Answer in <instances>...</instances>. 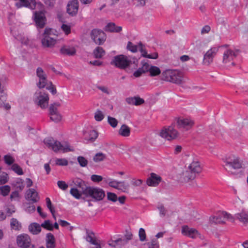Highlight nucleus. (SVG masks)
Returning a JSON list of instances; mask_svg holds the SVG:
<instances>
[{
	"instance_id": "1",
	"label": "nucleus",
	"mask_w": 248,
	"mask_h": 248,
	"mask_svg": "<svg viewBox=\"0 0 248 248\" xmlns=\"http://www.w3.org/2000/svg\"><path fill=\"white\" fill-rule=\"evenodd\" d=\"M162 79L177 84L185 82L183 74L176 70H166L162 73Z\"/></svg>"
},
{
	"instance_id": "2",
	"label": "nucleus",
	"mask_w": 248,
	"mask_h": 248,
	"mask_svg": "<svg viewBox=\"0 0 248 248\" xmlns=\"http://www.w3.org/2000/svg\"><path fill=\"white\" fill-rule=\"evenodd\" d=\"M44 142L48 148L52 149L55 152L65 153L73 150V149L71 148L68 143L66 142L61 143L54 140L52 138L45 139Z\"/></svg>"
},
{
	"instance_id": "3",
	"label": "nucleus",
	"mask_w": 248,
	"mask_h": 248,
	"mask_svg": "<svg viewBox=\"0 0 248 248\" xmlns=\"http://www.w3.org/2000/svg\"><path fill=\"white\" fill-rule=\"evenodd\" d=\"M82 194L95 201L102 200L105 196V191L99 187L87 186L82 190Z\"/></svg>"
},
{
	"instance_id": "4",
	"label": "nucleus",
	"mask_w": 248,
	"mask_h": 248,
	"mask_svg": "<svg viewBox=\"0 0 248 248\" xmlns=\"http://www.w3.org/2000/svg\"><path fill=\"white\" fill-rule=\"evenodd\" d=\"M52 29L46 28L41 39L42 45L45 48H52L57 43V40L51 36Z\"/></svg>"
},
{
	"instance_id": "5",
	"label": "nucleus",
	"mask_w": 248,
	"mask_h": 248,
	"mask_svg": "<svg viewBox=\"0 0 248 248\" xmlns=\"http://www.w3.org/2000/svg\"><path fill=\"white\" fill-rule=\"evenodd\" d=\"M131 61L129 57L124 55H119L114 57L111 64L120 69H125L130 65Z\"/></svg>"
},
{
	"instance_id": "6",
	"label": "nucleus",
	"mask_w": 248,
	"mask_h": 248,
	"mask_svg": "<svg viewBox=\"0 0 248 248\" xmlns=\"http://www.w3.org/2000/svg\"><path fill=\"white\" fill-rule=\"evenodd\" d=\"M159 135L162 138L168 140L175 139L178 136V132L173 126H169L163 127L160 131Z\"/></svg>"
},
{
	"instance_id": "7",
	"label": "nucleus",
	"mask_w": 248,
	"mask_h": 248,
	"mask_svg": "<svg viewBox=\"0 0 248 248\" xmlns=\"http://www.w3.org/2000/svg\"><path fill=\"white\" fill-rule=\"evenodd\" d=\"M7 81V78L5 75L0 74V107L4 106L8 109L10 108L9 104H5L6 101V94L4 92V86Z\"/></svg>"
},
{
	"instance_id": "8",
	"label": "nucleus",
	"mask_w": 248,
	"mask_h": 248,
	"mask_svg": "<svg viewBox=\"0 0 248 248\" xmlns=\"http://www.w3.org/2000/svg\"><path fill=\"white\" fill-rule=\"evenodd\" d=\"M35 8L39 9L40 10V11L34 12V21L38 27L43 28L44 27L46 22V18L44 12V5H43L42 8L39 6H36Z\"/></svg>"
},
{
	"instance_id": "9",
	"label": "nucleus",
	"mask_w": 248,
	"mask_h": 248,
	"mask_svg": "<svg viewBox=\"0 0 248 248\" xmlns=\"http://www.w3.org/2000/svg\"><path fill=\"white\" fill-rule=\"evenodd\" d=\"M177 127L183 131L190 129L194 124V121L190 118H178L176 121Z\"/></svg>"
},
{
	"instance_id": "10",
	"label": "nucleus",
	"mask_w": 248,
	"mask_h": 248,
	"mask_svg": "<svg viewBox=\"0 0 248 248\" xmlns=\"http://www.w3.org/2000/svg\"><path fill=\"white\" fill-rule=\"evenodd\" d=\"M225 166L234 169H239L242 167V161L240 158L234 155H230L224 159Z\"/></svg>"
},
{
	"instance_id": "11",
	"label": "nucleus",
	"mask_w": 248,
	"mask_h": 248,
	"mask_svg": "<svg viewBox=\"0 0 248 248\" xmlns=\"http://www.w3.org/2000/svg\"><path fill=\"white\" fill-rule=\"evenodd\" d=\"M91 38L97 45L103 44L106 40V36L104 31L98 29H93L91 33Z\"/></svg>"
},
{
	"instance_id": "12",
	"label": "nucleus",
	"mask_w": 248,
	"mask_h": 248,
	"mask_svg": "<svg viewBox=\"0 0 248 248\" xmlns=\"http://www.w3.org/2000/svg\"><path fill=\"white\" fill-rule=\"evenodd\" d=\"M182 234L192 239L198 238L202 239L201 233L195 228H190L187 225H184L182 227Z\"/></svg>"
},
{
	"instance_id": "13",
	"label": "nucleus",
	"mask_w": 248,
	"mask_h": 248,
	"mask_svg": "<svg viewBox=\"0 0 248 248\" xmlns=\"http://www.w3.org/2000/svg\"><path fill=\"white\" fill-rule=\"evenodd\" d=\"M15 3L17 8L22 7H28L31 10L35 9L36 6H39L41 8L43 7V4L40 2H36L35 0H17Z\"/></svg>"
},
{
	"instance_id": "14",
	"label": "nucleus",
	"mask_w": 248,
	"mask_h": 248,
	"mask_svg": "<svg viewBox=\"0 0 248 248\" xmlns=\"http://www.w3.org/2000/svg\"><path fill=\"white\" fill-rule=\"evenodd\" d=\"M219 46L212 47L204 55L202 62L204 65H209L213 62L214 58L218 51Z\"/></svg>"
},
{
	"instance_id": "15",
	"label": "nucleus",
	"mask_w": 248,
	"mask_h": 248,
	"mask_svg": "<svg viewBox=\"0 0 248 248\" xmlns=\"http://www.w3.org/2000/svg\"><path fill=\"white\" fill-rule=\"evenodd\" d=\"M36 75L39 78L37 86L39 88H45L47 84V76L46 73L41 67L36 69Z\"/></svg>"
},
{
	"instance_id": "16",
	"label": "nucleus",
	"mask_w": 248,
	"mask_h": 248,
	"mask_svg": "<svg viewBox=\"0 0 248 248\" xmlns=\"http://www.w3.org/2000/svg\"><path fill=\"white\" fill-rule=\"evenodd\" d=\"M231 215L225 212L217 213L216 216L210 217V221L216 224L224 223L226 219L230 218Z\"/></svg>"
},
{
	"instance_id": "17",
	"label": "nucleus",
	"mask_w": 248,
	"mask_h": 248,
	"mask_svg": "<svg viewBox=\"0 0 248 248\" xmlns=\"http://www.w3.org/2000/svg\"><path fill=\"white\" fill-rule=\"evenodd\" d=\"M16 241L18 246L22 248H28L31 243V238L27 234L18 235Z\"/></svg>"
},
{
	"instance_id": "18",
	"label": "nucleus",
	"mask_w": 248,
	"mask_h": 248,
	"mask_svg": "<svg viewBox=\"0 0 248 248\" xmlns=\"http://www.w3.org/2000/svg\"><path fill=\"white\" fill-rule=\"evenodd\" d=\"M49 97L48 94L44 92H40L37 96V104L42 108H46L48 105Z\"/></svg>"
},
{
	"instance_id": "19",
	"label": "nucleus",
	"mask_w": 248,
	"mask_h": 248,
	"mask_svg": "<svg viewBox=\"0 0 248 248\" xmlns=\"http://www.w3.org/2000/svg\"><path fill=\"white\" fill-rule=\"evenodd\" d=\"M78 10V0H72L67 4V12L71 16H75Z\"/></svg>"
},
{
	"instance_id": "20",
	"label": "nucleus",
	"mask_w": 248,
	"mask_h": 248,
	"mask_svg": "<svg viewBox=\"0 0 248 248\" xmlns=\"http://www.w3.org/2000/svg\"><path fill=\"white\" fill-rule=\"evenodd\" d=\"M162 180L161 177L155 173H151L147 179L146 183L150 186H157Z\"/></svg>"
},
{
	"instance_id": "21",
	"label": "nucleus",
	"mask_w": 248,
	"mask_h": 248,
	"mask_svg": "<svg viewBox=\"0 0 248 248\" xmlns=\"http://www.w3.org/2000/svg\"><path fill=\"white\" fill-rule=\"evenodd\" d=\"M49 114L50 119L58 123L61 121L62 116L58 111L57 108L53 105L49 107Z\"/></svg>"
},
{
	"instance_id": "22",
	"label": "nucleus",
	"mask_w": 248,
	"mask_h": 248,
	"mask_svg": "<svg viewBox=\"0 0 248 248\" xmlns=\"http://www.w3.org/2000/svg\"><path fill=\"white\" fill-rule=\"evenodd\" d=\"M77 52L75 46L70 45H64L60 49L62 55L67 56H74Z\"/></svg>"
},
{
	"instance_id": "23",
	"label": "nucleus",
	"mask_w": 248,
	"mask_h": 248,
	"mask_svg": "<svg viewBox=\"0 0 248 248\" xmlns=\"http://www.w3.org/2000/svg\"><path fill=\"white\" fill-rule=\"evenodd\" d=\"M237 55V51H234L231 49L226 50L223 54V62L227 63L233 60Z\"/></svg>"
},
{
	"instance_id": "24",
	"label": "nucleus",
	"mask_w": 248,
	"mask_h": 248,
	"mask_svg": "<svg viewBox=\"0 0 248 248\" xmlns=\"http://www.w3.org/2000/svg\"><path fill=\"white\" fill-rule=\"evenodd\" d=\"M125 101L128 105L135 106H139L144 103V99L138 96L127 97Z\"/></svg>"
},
{
	"instance_id": "25",
	"label": "nucleus",
	"mask_w": 248,
	"mask_h": 248,
	"mask_svg": "<svg viewBox=\"0 0 248 248\" xmlns=\"http://www.w3.org/2000/svg\"><path fill=\"white\" fill-rule=\"evenodd\" d=\"M141 53L142 56L145 58L149 59H156L158 57V54L155 52L151 54H148L147 51L145 49L144 46L141 44V43H139V50Z\"/></svg>"
},
{
	"instance_id": "26",
	"label": "nucleus",
	"mask_w": 248,
	"mask_h": 248,
	"mask_svg": "<svg viewBox=\"0 0 248 248\" xmlns=\"http://www.w3.org/2000/svg\"><path fill=\"white\" fill-rule=\"evenodd\" d=\"M98 133L94 130H90L84 132V138L85 140L91 142L94 141L98 137Z\"/></svg>"
},
{
	"instance_id": "27",
	"label": "nucleus",
	"mask_w": 248,
	"mask_h": 248,
	"mask_svg": "<svg viewBox=\"0 0 248 248\" xmlns=\"http://www.w3.org/2000/svg\"><path fill=\"white\" fill-rule=\"evenodd\" d=\"M143 68L146 71H148L151 76H156L159 75L161 73V71L158 67L155 66H150L147 63L143 65Z\"/></svg>"
},
{
	"instance_id": "28",
	"label": "nucleus",
	"mask_w": 248,
	"mask_h": 248,
	"mask_svg": "<svg viewBox=\"0 0 248 248\" xmlns=\"http://www.w3.org/2000/svg\"><path fill=\"white\" fill-rule=\"evenodd\" d=\"M26 198L33 202H36L39 200L37 192L33 188H30L27 191Z\"/></svg>"
},
{
	"instance_id": "29",
	"label": "nucleus",
	"mask_w": 248,
	"mask_h": 248,
	"mask_svg": "<svg viewBox=\"0 0 248 248\" xmlns=\"http://www.w3.org/2000/svg\"><path fill=\"white\" fill-rule=\"evenodd\" d=\"M196 177V175L188 168L186 171L182 173L181 179L182 181L188 182L189 180L194 179Z\"/></svg>"
},
{
	"instance_id": "30",
	"label": "nucleus",
	"mask_w": 248,
	"mask_h": 248,
	"mask_svg": "<svg viewBox=\"0 0 248 248\" xmlns=\"http://www.w3.org/2000/svg\"><path fill=\"white\" fill-rule=\"evenodd\" d=\"M235 218L243 224H248V212L242 211L235 215Z\"/></svg>"
},
{
	"instance_id": "31",
	"label": "nucleus",
	"mask_w": 248,
	"mask_h": 248,
	"mask_svg": "<svg viewBox=\"0 0 248 248\" xmlns=\"http://www.w3.org/2000/svg\"><path fill=\"white\" fill-rule=\"evenodd\" d=\"M130 128L124 124L122 125L118 131V134L124 137H129L130 135Z\"/></svg>"
},
{
	"instance_id": "32",
	"label": "nucleus",
	"mask_w": 248,
	"mask_h": 248,
	"mask_svg": "<svg viewBox=\"0 0 248 248\" xmlns=\"http://www.w3.org/2000/svg\"><path fill=\"white\" fill-rule=\"evenodd\" d=\"M189 169L196 175L202 171V168L199 162L193 161L188 166Z\"/></svg>"
},
{
	"instance_id": "33",
	"label": "nucleus",
	"mask_w": 248,
	"mask_h": 248,
	"mask_svg": "<svg viewBox=\"0 0 248 248\" xmlns=\"http://www.w3.org/2000/svg\"><path fill=\"white\" fill-rule=\"evenodd\" d=\"M122 30V28L121 26H117L113 23H108L105 27V30L109 32H119Z\"/></svg>"
},
{
	"instance_id": "34",
	"label": "nucleus",
	"mask_w": 248,
	"mask_h": 248,
	"mask_svg": "<svg viewBox=\"0 0 248 248\" xmlns=\"http://www.w3.org/2000/svg\"><path fill=\"white\" fill-rule=\"evenodd\" d=\"M41 225H40L37 223H32L29 226L30 232L33 234H37L41 231Z\"/></svg>"
},
{
	"instance_id": "35",
	"label": "nucleus",
	"mask_w": 248,
	"mask_h": 248,
	"mask_svg": "<svg viewBox=\"0 0 248 248\" xmlns=\"http://www.w3.org/2000/svg\"><path fill=\"white\" fill-rule=\"evenodd\" d=\"M86 236L85 237V240L90 244L95 240L97 238L95 236V233L91 230L86 229Z\"/></svg>"
},
{
	"instance_id": "36",
	"label": "nucleus",
	"mask_w": 248,
	"mask_h": 248,
	"mask_svg": "<svg viewBox=\"0 0 248 248\" xmlns=\"http://www.w3.org/2000/svg\"><path fill=\"white\" fill-rule=\"evenodd\" d=\"M119 181L110 178H104V183L107 184L110 187L117 189Z\"/></svg>"
},
{
	"instance_id": "37",
	"label": "nucleus",
	"mask_w": 248,
	"mask_h": 248,
	"mask_svg": "<svg viewBox=\"0 0 248 248\" xmlns=\"http://www.w3.org/2000/svg\"><path fill=\"white\" fill-rule=\"evenodd\" d=\"M93 55L96 58H101L105 54L104 49L100 46L96 47L93 52Z\"/></svg>"
},
{
	"instance_id": "38",
	"label": "nucleus",
	"mask_w": 248,
	"mask_h": 248,
	"mask_svg": "<svg viewBox=\"0 0 248 248\" xmlns=\"http://www.w3.org/2000/svg\"><path fill=\"white\" fill-rule=\"evenodd\" d=\"M129 189V185L124 181H119L117 189L123 192H127Z\"/></svg>"
},
{
	"instance_id": "39",
	"label": "nucleus",
	"mask_w": 248,
	"mask_h": 248,
	"mask_svg": "<svg viewBox=\"0 0 248 248\" xmlns=\"http://www.w3.org/2000/svg\"><path fill=\"white\" fill-rule=\"evenodd\" d=\"M10 225L12 229L15 230H19L21 228L20 223L15 218H12L11 219Z\"/></svg>"
},
{
	"instance_id": "40",
	"label": "nucleus",
	"mask_w": 248,
	"mask_h": 248,
	"mask_svg": "<svg viewBox=\"0 0 248 248\" xmlns=\"http://www.w3.org/2000/svg\"><path fill=\"white\" fill-rule=\"evenodd\" d=\"M11 191V187L8 185H4L0 186V194L5 197L9 195Z\"/></svg>"
},
{
	"instance_id": "41",
	"label": "nucleus",
	"mask_w": 248,
	"mask_h": 248,
	"mask_svg": "<svg viewBox=\"0 0 248 248\" xmlns=\"http://www.w3.org/2000/svg\"><path fill=\"white\" fill-rule=\"evenodd\" d=\"M147 245L148 248H159V243L156 238H153L151 241L144 244Z\"/></svg>"
},
{
	"instance_id": "42",
	"label": "nucleus",
	"mask_w": 248,
	"mask_h": 248,
	"mask_svg": "<svg viewBox=\"0 0 248 248\" xmlns=\"http://www.w3.org/2000/svg\"><path fill=\"white\" fill-rule=\"evenodd\" d=\"M106 155L102 153L99 152L96 154L93 157L95 162H99L104 161L106 158Z\"/></svg>"
},
{
	"instance_id": "43",
	"label": "nucleus",
	"mask_w": 248,
	"mask_h": 248,
	"mask_svg": "<svg viewBox=\"0 0 248 248\" xmlns=\"http://www.w3.org/2000/svg\"><path fill=\"white\" fill-rule=\"evenodd\" d=\"M9 178L8 174L5 172L0 173V185H4L9 181Z\"/></svg>"
},
{
	"instance_id": "44",
	"label": "nucleus",
	"mask_w": 248,
	"mask_h": 248,
	"mask_svg": "<svg viewBox=\"0 0 248 248\" xmlns=\"http://www.w3.org/2000/svg\"><path fill=\"white\" fill-rule=\"evenodd\" d=\"M70 193L76 199H79L81 197L82 193L77 188H72Z\"/></svg>"
},
{
	"instance_id": "45",
	"label": "nucleus",
	"mask_w": 248,
	"mask_h": 248,
	"mask_svg": "<svg viewBox=\"0 0 248 248\" xmlns=\"http://www.w3.org/2000/svg\"><path fill=\"white\" fill-rule=\"evenodd\" d=\"M11 170L17 175H21L23 174L22 168L17 164H13L11 166Z\"/></svg>"
},
{
	"instance_id": "46",
	"label": "nucleus",
	"mask_w": 248,
	"mask_h": 248,
	"mask_svg": "<svg viewBox=\"0 0 248 248\" xmlns=\"http://www.w3.org/2000/svg\"><path fill=\"white\" fill-rule=\"evenodd\" d=\"M46 201L47 207L50 210V211L51 213L52 214V215L53 217H54V218L55 219V220H56V218L55 215L54 214V213H55L54 208L53 207V206L52 205L50 199L49 198H46Z\"/></svg>"
},
{
	"instance_id": "47",
	"label": "nucleus",
	"mask_w": 248,
	"mask_h": 248,
	"mask_svg": "<svg viewBox=\"0 0 248 248\" xmlns=\"http://www.w3.org/2000/svg\"><path fill=\"white\" fill-rule=\"evenodd\" d=\"M127 48L128 50L133 53L136 52L139 50V44L135 45L131 42H128L127 45Z\"/></svg>"
},
{
	"instance_id": "48",
	"label": "nucleus",
	"mask_w": 248,
	"mask_h": 248,
	"mask_svg": "<svg viewBox=\"0 0 248 248\" xmlns=\"http://www.w3.org/2000/svg\"><path fill=\"white\" fill-rule=\"evenodd\" d=\"M41 227L49 231L53 229V225L49 220H45L42 224Z\"/></svg>"
},
{
	"instance_id": "49",
	"label": "nucleus",
	"mask_w": 248,
	"mask_h": 248,
	"mask_svg": "<svg viewBox=\"0 0 248 248\" xmlns=\"http://www.w3.org/2000/svg\"><path fill=\"white\" fill-rule=\"evenodd\" d=\"M105 116L103 112L100 110H97L94 113V119L96 121H101L104 118Z\"/></svg>"
},
{
	"instance_id": "50",
	"label": "nucleus",
	"mask_w": 248,
	"mask_h": 248,
	"mask_svg": "<svg viewBox=\"0 0 248 248\" xmlns=\"http://www.w3.org/2000/svg\"><path fill=\"white\" fill-rule=\"evenodd\" d=\"M108 122L113 128L116 127L118 124V121L116 119L110 116L108 117Z\"/></svg>"
},
{
	"instance_id": "51",
	"label": "nucleus",
	"mask_w": 248,
	"mask_h": 248,
	"mask_svg": "<svg viewBox=\"0 0 248 248\" xmlns=\"http://www.w3.org/2000/svg\"><path fill=\"white\" fill-rule=\"evenodd\" d=\"M55 164L58 166H65L68 165V160L65 158H57L55 160Z\"/></svg>"
},
{
	"instance_id": "52",
	"label": "nucleus",
	"mask_w": 248,
	"mask_h": 248,
	"mask_svg": "<svg viewBox=\"0 0 248 248\" xmlns=\"http://www.w3.org/2000/svg\"><path fill=\"white\" fill-rule=\"evenodd\" d=\"M61 29L66 35L71 33V27L69 25L62 24L61 26Z\"/></svg>"
},
{
	"instance_id": "53",
	"label": "nucleus",
	"mask_w": 248,
	"mask_h": 248,
	"mask_svg": "<svg viewBox=\"0 0 248 248\" xmlns=\"http://www.w3.org/2000/svg\"><path fill=\"white\" fill-rule=\"evenodd\" d=\"M73 183L75 185L79 188H83V186H85V182L79 178H76L73 180Z\"/></svg>"
},
{
	"instance_id": "54",
	"label": "nucleus",
	"mask_w": 248,
	"mask_h": 248,
	"mask_svg": "<svg viewBox=\"0 0 248 248\" xmlns=\"http://www.w3.org/2000/svg\"><path fill=\"white\" fill-rule=\"evenodd\" d=\"M78 161L81 167H86L88 164V160L83 156H78Z\"/></svg>"
},
{
	"instance_id": "55",
	"label": "nucleus",
	"mask_w": 248,
	"mask_h": 248,
	"mask_svg": "<svg viewBox=\"0 0 248 248\" xmlns=\"http://www.w3.org/2000/svg\"><path fill=\"white\" fill-rule=\"evenodd\" d=\"M104 178L102 176L98 175L93 174L91 176V180L95 183H99L100 182L103 181Z\"/></svg>"
},
{
	"instance_id": "56",
	"label": "nucleus",
	"mask_w": 248,
	"mask_h": 248,
	"mask_svg": "<svg viewBox=\"0 0 248 248\" xmlns=\"http://www.w3.org/2000/svg\"><path fill=\"white\" fill-rule=\"evenodd\" d=\"M57 185L59 188L62 190H66L68 187V185L63 181H58Z\"/></svg>"
},
{
	"instance_id": "57",
	"label": "nucleus",
	"mask_w": 248,
	"mask_h": 248,
	"mask_svg": "<svg viewBox=\"0 0 248 248\" xmlns=\"http://www.w3.org/2000/svg\"><path fill=\"white\" fill-rule=\"evenodd\" d=\"M140 240L141 241H144L146 240V235L144 229L140 228L139 232Z\"/></svg>"
},
{
	"instance_id": "58",
	"label": "nucleus",
	"mask_w": 248,
	"mask_h": 248,
	"mask_svg": "<svg viewBox=\"0 0 248 248\" xmlns=\"http://www.w3.org/2000/svg\"><path fill=\"white\" fill-rule=\"evenodd\" d=\"M107 198L109 201L115 202L117 201V196L116 194L111 192L107 193Z\"/></svg>"
},
{
	"instance_id": "59",
	"label": "nucleus",
	"mask_w": 248,
	"mask_h": 248,
	"mask_svg": "<svg viewBox=\"0 0 248 248\" xmlns=\"http://www.w3.org/2000/svg\"><path fill=\"white\" fill-rule=\"evenodd\" d=\"M4 159L5 163L9 165L12 164L15 161V159L9 155H5Z\"/></svg>"
},
{
	"instance_id": "60",
	"label": "nucleus",
	"mask_w": 248,
	"mask_h": 248,
	"mask_svg": "<svg viewBox=\"0 0 248 248\" xmlns=\"http://www.w3.org/2000/svg\"><path fill=\"white\" fill-rule=\"evenodd\" d=\"M157 208L159 211V214L161 216L164 217L166 215L167 210L163 205H159Z\"/></svg>"
},
{
	"instance_id": "61",
	"label": "nucleus",
	"mask_w": 248,
	"mask_h": 248,
	"mask_svg": "<svg viewBox=\"0 0 248 248\" xmlns=\"http://www.w3.org/2000/svg\"><path fill=\"white\" fill-rule=\"evenodd\" d=\"M50 242H55V238L52 233H48L46 237V243Z\"/></svg>"
},
{
	"instance_id": "62",
	"label": "nucleus",
	"mask_w": 248,
	"mask_h": 248,
	"mask_svg": "<svg viewBox=\"0 0 248 248\" xmlns=\"http://www.w3.org/2000/svg\"><path fill=\"white\" fill-rule=\"evenodd\" d=\"M19 197V193L17 191H13L10 195L11 201L16 200L18 199Z\"/></svg>"
},
{
	"instance_id": "63",
	"label": "nucleus",
	"mask_w": 248,
	"mask_h": 248,
	"mask_svg": "<svg viewBox=\"0 0 248 248\" xmlns=\"http://www.w3.org/2000/svg\"><path fill=\"white\" fill-rule=\"evenodd\" d=\"M45 87H46V89L50 91L53 94L56 93V89L54 87V86L52 85L51 82L50 83V85H46Z\"/></svg>"
},
{
	"instance_id": "64",
	"label": "nucleus",
	"mask_w": 248,
	"mask_h": 248,
	"mask_svg": "<svg viewBox=\"0 0 248 248\" xmlns=\"http://www.w3.org/2000/svg\"><path fill=\"white\" fill-rule=\"evenodd\" d=\"M116 242L118 246H124L126 244V241L124 240L123 237H119L116 239Z\"/></svg>"
}]
</instances>
